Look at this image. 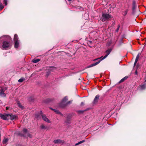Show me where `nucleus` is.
Here are the masks:
<instances>
[{
	"instance_id": "nucleus-1",
	"label": "nucleus",
	"mask_w": 146,
	"mask_h": 146,
	"mask_svg": "<svg viewBox=\"0 0 146 146\" xmlns=\"http://www.w3.org/2000/svg\"><path fill=\"white\" fill-rule=\"evenodd\" d=\"M10 37L8 36H4L0 38V47L3 50H6L11 46L10 42L8 41Z\"/></svg>"
},
{
	"instance_id": "nucleus-2",
	"label": "nucleus",
	"mask_w": 146,
	"mask_h": 146,
	"mask_svg": "<svg viewBox=\"0 0 146 146\" xmlns=\"http://www.w3.org/2000/svg\"><path fill=\"white\" fill-rule=\"evenodd\" d=\"M111 49L107 50L106 51V54L105 55V56L104 57H103V58H102L98 62H97L95 63L91 64L88 66V67H91L95 66L98 64H99L102 60L106 58L108 56L111 52Z\"/></svg>"
},
{
	"instance_id": "nucleus-3",
	"label": "nucleus",
	"mask_w": 146,
	"mask_h": 146,
	"mask_svg": "<svg viewBox=\"0 0 146 146\" xmlns=\"http://www.w3.org/2000/svg\"><path fill=\"white\" fill-rule=\"evenodd\" d=\"M111 18V15L109 14L103 13L101 20L102 21L108 20Z\"/></svg>"
},
{
	"instance_id": "nucleus-4",
	"label": "nucleus",
	"mask_w": 146,
	"mask_h": 146,
	"mask_svg": "<svg viewBox=\"0 0 146 146\" xmlns=\"http://www.w3.org/2000/svg\"><path fill=\"white\" fill-rule=\"evenodd\" d=\"M121 32L119 34V36L121 37L120 40L121 41V42H119V45L121 44L122 43V41L123 38H125V31L124 29H122L120 30Z\"/></svg>"
},
{
	"instance_id": "nucleus-5",
	"label": "nucleus",
	"mask_w": 146,
	"mask_h": 146,
	"mask_svg": "<svg viewBox=\"0 0 146 146\" xmlns=\"http://www.w3.org/2000/svg\"><path fill=\"white\" fill-rule=\"evenodd\" d=\"M7 88L5 87L0 88V96L2 97H5L6 96V94L4 93L5 91L7 90Z\"/></svg>"
},
{
	"instance_id": "nucleus-6",
	"label": "nucleus",
	"mask_w": 146,
	"mask_h": 146,
	"mask_svg": "<svg viewBox=\"0 0 146 146\" xmlns=\"http://www.w3.org/2000/svg\"><path fill=\"white\" fill-rule=\"evenodd\" d=\"M40 113L41 114V116H42V119L45 121L47 122L48 123H50V121L46 117V116L42 114V111H40Z\"/></svg>"
},
{
	"instance_id": "nucleus-7",
	"label": "nucleus",
	"mask_w": 146,
	"mask_h": 146,
	"mask_svg": "<svg viewBox=\"0 0 146 146\" xmlns=\"http://www.w3.org/2000/svg\"><path fill=\"white\" fill-rule=\"evenodd\" d=\"M9 114H2L0 113V117L1 118L4 120H8L9 118Z\"/></svg>"
},
{
	"instance_id": "nucleus-8",
	"label": "nucleus",
	"mask_w": 146,
	"mask_h": 146,
	"mask_svg": "<svg viewBox=\"0 0 146 146\" xmlns=\"http://www.w3.org/2000/svg\"><path fill=\"white\" fill-rule=\"evenodd\" d=\"M9 118L11 120L16 119L17 118V116L15 115H13L12 114H9Z\"/></svg>"
},
{
	"instance_id": "nucleus-9",
	"label": "nucleus",
	"mask_w": 146,
	"mask_h": 146,
	"mask_svg": "<svg viewBox=\"0 0 146 146\" xmlns=\"http://www.w3.org/2000/svg\"><path fill=\"white\" fill-rule=\"evenodd\" d=\"M99 97L100 96L99 95H97L95 96L93 102V104H95L97 103L98 102Z\"/></svg>"
},
{
	"instance_id": "nucleus-10",
	"label": "nucleus",
	"mask_w": 146,
	"mask_h": 146,
	"mask_svg": "<svg viewBox=\"0 0 146 146\" xmlns=\"http://www.w3.org/2000/svg\"><path fill=\"white\" fill-rule=\"evenodd\" d=\"M53 142L55 144H61L63 143L64 142L60 139H57L54 140Z\"/></svg>"
},
{
	"instance_id": "nucleus-11",
	"label": "nucleus",
	"mask_w": 146,
	"mask_h": 146,
	"mask_svg": "<svg viewBox=\"0 0 146 146\" xmlns=\"http://www.w3.org/2000/svg\"><path fill=\"white\" fill-rule=\"evenodd\" d=\"M136 7V5L135 2L134 1H133V7L132 8V9L133 12H135Z\"/></svg>"
},
{
	"instance_id": "nucleus-12",
	"label": "nucleus",
	"mask_w": 146,
	"mask_h": 146,
	"mask_svg": "<svg viewBox=\"0 0 146 146\" xmlns=\"http://www.w3.org/2000/svg\"><path fill=\"white\" fill-rule=\"evenodd\" d=\"M15 42V44H14V46L16 48H17L19 46V41H14Z\"/></svg>"
},
{
	"instance_id": "nucleus-13",
	"label": "nucleus",
	"mask_w": 146,
	"mask_h": 146,
	"mask_svg": "<svg viewBox=\"0 0 146 146\" xmlns=\"http://www.w3.org/2000/svg\"><path fill=\"white\" fill-rule=\"evenodd\" d=\"M17 104L18 107L21 109H24V107L21 105L19 101H18L17 102Z\"/></svg>"
},
{
	"instance_id": "nucleus-14",
	"label": "nucleus",
	"mask_w": 146,
	"mask_h": 146,
	"mask_svg": "<svg viewBox=\"0 0 146 146\" xmlns=\"http://www.w3.org/2000/svg\"><path fill=\"white\" fill-rule=\"evenodd\" d=\"M40 60L39 59H34L32 60V62L34 63H36Z\"/></svg>"
},
{
	"instance_id": "nucleus-15",
	"label": "nucleus",
	"mask_w": 146,
	"mask_h": 146,
	"mask_svg": "<svg viewBox=\"0 0 146 146\" xmlns=\"http://www.w3.org/2000/svg\"><path fill=\"white\" fill-rule=\"evenodd\" d=\"M128 78L127 76H125L122 79L119 81V83L122 82Z\"/></svg>"
},
{
	"instance_id": "nucleus-16",
	"label": "nucleus",
	"mask_w": 146,
	"mask_h": 146,
	"mask_svg": "<svg viewBox=\"0 0 146 146\" xmlns=\"http://www.w3.org/2000/svg\"><path fill=\"white\" fill-rule=\"evenodd\" d=\"M18 35L17 34L15 35L14 37V41H18Z\"/></svg>"
},
{
	"instance_id": "nucleus-17",
	"label": "nucleus",
	"mask_w": 146,
	"mask_h": 146,
	"mask_svg": "<svg viewBox=\"0 0 146 146\" xmlns=\"http://www.w3.org/2000/svg\"><path fill=\"white\" fill-rule=\"evenodd\" d=\"M68 98L67 96L65 97L62 100V102L63 103L66 102L68 100Z\"/></svg>"
},
{
	"instance_id": "nucleus-18",
	"label": "nucleus",
	"mask_w": 146,
	"mask_h": 146,
	"mask_svg": "<svg viewBox=\"0 0 146 146\" xmlns=\"http://www.w3.org/2000/svg\"><path fill=\"white\" fill-rule=\"evenodd\" d=\"M40 114L41 115L40 113V112L39 113L36 114L35 115V117L38 119H39L40 118Z\"/></svg>"
},
{
	"instance_id": "nucleus-19",
	"label": "nucleus",
	"mask_w": 146,
	"mask_h": 146,
	"mask_svg": "<svg viewBox=\"0 0 146 146\" xmlns=\"http://www.w3.org/2000/svg\"><path fill=\"white\" fill-rule=\"evenodd\" d=\"M25 80V78H21L18 80V82H21Z\"/></svg>"
},
{
	"instance_id": "nucleus-20",
	"label": "nucleus",
	"mask_w": 146,
	"mask_h": 146,
	"mask_svg": "<svg viewBox=\"0 0 146 146\" xmlns=\"http://www.w3.org/2000/svg\"><path fill=\"white\" fill-rule=\"evenodd\" d=\"M85 141V140H82V141H81L79 142H78V143H76L75 144V145L76 146V145H77L79 144H81L84 142Z\"/></svg>"
},
{
	"instance_id": "nucleus-21",
	"label": "nucleus",
	"mask_w": 146,
	"mask_h": 146,
	"mask_svg": "<svg viewBox=\"0 0 146 146\" xmlns=\"http://www.w3.org/2000/svg\"><path fill=\"white\" fill-rule=\"evenodd\" d=\"M8 141V139L7 138L5 139L3 141V142L4 144H6Z\"/></svg>"
},
{
	"instance_id": "nucleus-22",
	"label": "nucleus",
	"mask_w": 146,
	"mask_h": 146,
	"mask_svg": "<svg viewBox=\"0 0 146 146\" xmlns=\"http://www.w3.org/2000/svg\"><path fill=\"white\" fill-rule=\"evenodd\" d=\"M141 88L142 90H143L146 88V85L145 84H143L141 86Z\"/></svg>"
},
{
	"instance_id": "nucleus-23",
	"label": "nucleus",
	"mask_w": 146,
	"mask_h": 146,
	"mask_svg": "<svg viewBox=\"0 0 146 146\" xmlns=\"http://www.w3.org/2000/svg\"><path fill=\"white\" fill-rule=\"evenodd\" d=\"M51 109L53 110L54 111L56 112V113H58V114H59V113H60L58 110H56V109H53L51 108Z\"/></svg>"
},
{
	"instance_id": "nucleus-24",
	"label": "nucleus",
	"mask_w": 146,
	"mask_h": 146,
	"mask_svg": "<svg viewBox=\"0 0 146 146\" xmlns=\"http://www.w3.org/2000/svg\"><path fill=\"white\" fill-rule=\"evenodd\" d=\"M40 128L42 129H46V127L44 125H42L40 126Z\"/></svg>"
},
{
	"instance_id": "nucleus-25",
	"label": "nucleus",
	"mask_w": 146,
	"mask_h": 146,
	"mask_svg": "<svg viewBox=\"0 0 146 146\" xmlns=\"http://www.w3.org/2000/svg\"><path fill=\"white\" fill-rule=\"evenodd\" d=\"M127 10H125L123 12L122 14L123 15L125 16L127 14Z\"/></svg>"
},
{
	"instance_id": "nucleus-26",
	"label": "nucleus",
	"mask_w": 146,
	"mask_h": 146,
	"mask_svg": "<svg viewBox=\"0 0 146 146\" xmlns=\"http://www.w3.org/2000/svg\"><path fill=\"white\" fill-rule=\"evenodd\" d=\"M4 7V6L1 3H0V10H2Z\"/></svg>"
},
{
	"instance_id": "nucleus-27",
	"label": "nucleus",
	"mask_w": 146,
	"mask_h": 146,
	"mask_svg": "<svg viewBox=\"0 0 146 146\" xmlns=\"http://www.w3.org/2000/svg\"><path fill=\"white\" fill-rule=\"evenodd\" d=\"M103 58V56H102V57H101L100 58H96V59H94V61H95V60H98V61H99V60H101L102 59V58Z\"/></svg>"
},
{
	"instance_id": "nucleus-28",
	"label": "nucleus",
	"mask_w": 146,
	"mask_h": 146,
	"mask_svg": "<svg viewBox=\"0 0 146 146\" xmlns=\"http://www.w3.org/2000/svg\"><path fill=\"white\" fill-rule=\"evenodd\" d=\"M140 55V54L139 53H138V54L137 56L135 59L138 60L139 57V56Z\"/></svg>"
},
{
	"instance_id": "nucleus-29",
	"label": "nucleus",
	"mask_w": 146,
	"mask_h": 146,
	"mask_svg": "<svg viewBox=\"0 0 146 146\" xmlns=\"http://www.w3.org/2000/svg\"><path fill=\"white\" fill-rule=\"evenodd\" d=\"M23 131L24 132V133H26L27 132V129H24L23 130Z\"/></svg>"
},
{
	"instance_id": "nucleus-30",
	"label": "nucleus",
	"mask_w": 146,
	"mask_h": 146,
	"mask_svg": "<svg viewBox=\"0 0 146 146\" xmlns=\"http://www.w3.org/2000/svg\"><path fill=\"white\" fill-rule=\"evenodd\" d=\"M4 3L5 5H6L7 4V1L6 0H4Z\"/></svg>"
},
{
	"instance_id": "nucleus-31",
	"label": "nucleus",
	"mask_w": 146,
	"mask_h": 146,
	"mask_svg": "<svg viewBox=\"0 0 146 146\" xmlns=\"http://www.w3.org/2000/svg\"><path fill=\"white\" fill-rule=\"evenodd\" d=\"M84 111H81V110H79L78 111V112L79 113H82L84 112Z\"/></svg>"
},
{
	"instance_id": "nucleus-32",
	"label": "nucleus",
	"mask_w": 146,
	"mask_h": 146,
	"mask_svg": "<svg viewBox=\"0 0 146 146\" xmlns=\"http://www.w3.org/2000/svg\"><path fill=\"white\" fill-rule=\"evenodd\" d=\"M138 60H137L136 59L135 60V62H134V66H135V65L136 64L137 62V61H138Z\"/></svg>"
},
{
	"instance_id": "nucleus-33",
	"label": "nucleus",
	"mask_w": 146,
	"mask_h": 146,
	"mask_svg": "<svg viewBox=\"0 0 146 146\" xmlns=\"http://www.w3.org/2000/svg\"><path fill=\"white\" fill-rule=\"evenodd\" d=\"M72 102V101H69L67 103H66V104H69L70 103H71Z\"/></svg>"
},
{
	"instance_id": "nucleus-34",
	"label": "nucleus",
	"mask_w": 146,
	"mask_h": 146,
	"mask_svg": "<svg viewBox=\"0 0 146 146\" xmlns=\"http://www.w3.org/2000/svg\"><path fill=\"white\" fill-rule=\"evenodd\" d=\"M28 136L31 138L32 137V135H31L29 133H28Z\"/></svg>"
},
{
	"instance_id": "nucleus-35",
	"label": "nucleus",
	"mask_w": 146,
	"mask_h": 146,
	"mask_svg": "<svg viewBox=\"0 0 146 146\" xmlns=\"http://www.w3.org/2000/svg\"><path fill=\"white\" fill-rule=\"evenodd\" d=\"M84 103L83 102H81V106H82L84 105Z\"/></svg>"
},
{
	"instance_id": "nucleus-36",
	"label": "nucleus",
	"mask_w": 146,
	"mask_h": 146,
	"mask_svg": "<svg viewBox=\"0 0 146 146\" xmlns=\"http://www.w3.org/2000/svg\"><path fill=\"white\" fill-rule=\"evenodd\" d=\"M135 74L136 75H137V70H136L135 72Z\"/></svg>"
},
{
	"instance_id": "nucleus-37",
	"label": "nucleus",
	"mask_w": 146,
	"mask_h": 146,
	"mask_svg": "<svg viewBox=\"0 0 146 146\" xmlns=\"http://www.w3.org/2000/svg\"><path fill=\"white\" fill-rule=\"evenodd\" d=\"M118 30H119V27H118V28H117V31H118Z\"/></svg>"
},
{
	"instance_id": "nucleus-38",
	"label": "nucleus",
	"mask_w": 146,
	"mask_h": 146,
	"mask_svg": "<svg viewBox=\"0 0 146 146\" xmlns=\"http://www.w3.org/2000/svg\"><path fill=\"white\" fill-rule=\"evenodd\" d=\"M8 107H7L6 108V109L7 110H8Z\"/></svg>"
},
{
	"instance_id": "nucleus-39",
	"label": "nucleus",
	"mask_w": 146,
	"mask_h": 146,
	"mask_svg": "<svg viewBox=\"0 0 146 146\" xmlns=\"http://www.w3.org/2000/svg\"><path fill=\"white\" fill-rule=\"evenodd\" d=\"M67 0L69 1H72V0Z\"/></svg>"
},
{
	"instance_id": "nucleus-40",
	"label": "nucleus",
	"mask_w": 146,
	"mask_h": 146,
	"mask_svg": "<svg viewBox=\"0 0 146 146\" xmlns=\"http://www.w3.org/2000/svg\"><path fill=\"white\" fill-rule=\"evenodd\" d=\"M89 42L90 43H92V41H89Z\"/></svg>"
},
{
	"instance_id": "nucleus-41",
	"label": "nucleus",
	"mask_w": 146,
	"mask_h": 146,
	"mask_svg": "<svg viewBox=\"0 0 146 146\" xmlns=\"http://www.w3.org/2000/svg\"><path fill=\"white\" fill-rule=\"evenodd\" d=\"M84 15H87V14H85Z\"/></svg>"
},
{
	"instance_id": "nucleus-42",
	"label": "nucleus",
	"mask_w": 146,
	"mask_h": 146,
	"mask_svg": "<svg viewBox=\"0 0 146 146\" xmlns=\"http://www.w3.org/2000/svg\"><path fill=\"white\" fill-rule=\"evenodd\" d=\"M145 82H146V80H145Z\"/></svg>"
}]
</instances>
